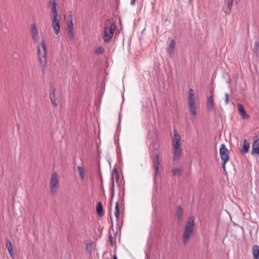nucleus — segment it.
Wrapping results in <instances>:
<instances>
[{
	"label": "nucleus",
	"instance_id": "nucleus-1",
	"mask_svg": "<svg viewBox=\"0 0 259 259\" xmlns=\"http://www.w3.org/2000/svg\"><path fill=\"white\" fill-rule=\"evenodd\" d=\"M37 50L40 65L44 68L47 63V48L44 40H42L40 46H38Z\"/></svg>",
	"mask_w": 259,
	"mask_h": 259
},
{
	"label": "nucleus",
	"instance_id": "nucleus-2",
	"mask_svg": "<svg viewBox=\"0 0 259 259\" xmlns=\"http://www.w3.org/2000/svg\"><path fill=\"white\" fill-rule=\"evenodd\" d=\"M190 219L191 221H189L187 222L183 234V241L184 244H186L189 240L194 228V218Z\"/></svg>",
	"mask_w": 259,
	"mask_h": 259
},
{
	"label": "nucleus",
	"instance_id": "nucleus-3",
	"mask_svg": "<svg viewBox=\"0 0 259 259\" xmlns=\"http://www.w3.org/2000/svg\"><path fill=\"white\" fill-rule=\"evenodd\" d=\"M115 25L112 23L106 25L104 30L103 40L105 42H109L113 37L115 31Z\"/></svg>",
	"mask_w": 259,
	"mask_h": 259
},
{
	"label": "nucleus",
	"instance_id": "nucleus-4",
	"mask_svg": "<svg viewBox=\"0 0 259 259\" xmlns=\"http://www.w3.org/2000/svg\"><path fill=\"white\" fill-rule=\"evenodd\" d=\"M59 187L58 175L56 172H54L51 176L50 180V191L54 194L56 193L57 189Z\"/></svg>",
	"mask_w": 259,
	"mask_h": 259
},
{
	"label": "nucleus",
	"instance_id": "nucleus-5",
	"mask_svg": "<svg viewBox=\"0 0 259 259\" xmlns=\"http://www.w3.org/2000/svg\"><path fill=\"white\" fill-rule=\"evenodd\" d=\"M221 158L223 161V167L225 169L226 163L229 160L228 150L225 144H222L220 148Z\"/></svg>",
	"mask_w": 259,
	"mask_h": 259
},
{
	"label": "nucleus",
	"instance_id": "nucleus-6",
	"mask_svg": "<svg viewBox=\"0 0 259 259\" xmlns=\"http://www.w3.org/2000/svg\"><path fill=\"white\" fill-rule=\"evenodd\" d=\"M60 16L52 17V25L55 33L57 35L60 31Z\"/></svg>",
	"mask_w": 259,
	"mask_h": 259
},
{
	"label": "nucleus",
	"instance_id": "nucleus-7",
	"mask_svg": "<svg viewBox=\"0 0 259 259\" xmlns=\"http://www.w3.org/2000/svg\"><path fill=\"white\" fill-rule=\"evenodd\" d=\"M194 92L192 89L189 91V110L192 116H194Z\"/></svg>",
	"mask_w": 259,
	"mask_h": 259
},
{
	"label": "nucleus",
	"instance_id": "nucleus-8",
	"mask_svg": "<svg viewBox=\"0 0 259 259\" xmlns=\"http://www.w3.org/2000/svg\"><path fill=\"white\" fill-rule=\"evenodd\" d=\"M210 93H211V95L208 96L206 100V106L208 111H212L214 108V103L213 100V95L212 94V91H210Z\"/></svg>",
	"mask_w": 259,
	"mask_h": 259
},
{
	"label": "nucleus",
	"instance_id": "nucleus-9",
	"mask_svg": "<svg viewBox=\"0 0 259 259\" xmlns=\"http://www.w3.org/2000/svg\"><path fill=\"white\" fill-rule=\"evenodd\" d=\"M30 34L33 42H36L38 40L39 36L36 25L35 24L31 25Z\"/></svg>",
	"mask_w": 259,
	"mask_h": 259
},
{
	"label": "nucleus",
	"instance_id": "nucleus-10",
	"mask_svg": "<svg viewBox=\"0 0 259 259\" xmlns=\"http://www.w3.org/2000/svg\"><path fill=\"white\" fill-rule=\"evenodd\" d=\"M251 154L252 155H256L259 157V138L253 141Z\"/></svg>",
	"mask_w": 259,
	"mask_h": 259
},
{
	"label": "nucleus",
	"instance_id": "nucleus-11",
	"mask_svg": "<svg viewBox=\"0 0 259 259\" xmlns=\"http://www.w3.org/2000/svg\"><path fill=\"white\" fill-rule=\"evenodd\" d=\"M51 91L50 93V97L53 105L57 107L58 104V98L55 95V89L51 86Z\"/></svg>",
	"mask_w": 259,
	"mask_h": 259
},
{
	"label": "nucleus",
	"instance_id": "nucleus-12",
	"mask_svg": "<svg viewBox=\"0 0 259 259\" xmlns=\"http://www.w3.org/2000/svg\"><path fill=\"white\" fill-rule=\"evenodd\" d=\"M172 147L173 159L174 160H177L181 156L182 153V149L180 146H172Z\"/></svg>",
	"mask_w": 259,
	"mask_h": 259
},
{
	"label": "nucleus",
	"instance_id": "nucleus-13",
	"mask_svg": "<svg viewBox=\"0 0 259 259\" xmlns=\"http://www.w3.org/2000/svg\"><path fill=\"white\" fill-rule=\"evenodd\" d=\"M237 107L239 114L243 119H246L249 117V115L246 113L244 107L242 104H238Z\"/></svg>",
	"mask_w": 259,
	"mask_h": 259
},
{
	"label": "nucleus",
	"instance_id": "nucleus-14",
	"mask_svg": "<svg viewBox=\"0 0 259 259\" xmlns=\"http://www.w3.org/2000/svg\"><path fill=\"white\" fill-rule=\"evenodd\" d=\"M172 146H180L181 137L176 130H174V135L172 138Z\"/></svg>",
	"mask_w": 259,
	"mask_h": 259
},
{
	"label": "nucleus",
	"instance_id": "nucleus-15",
	"mask_svg": "<svg viewBox=\"0 0 259 259\" xmlns=\"http://www.w3.org/2000/svg\"><path fill=\"white\" fill-rule=\"evenodd\" d=\"M159 164V158L157 154H155L153 159V167L155 170V175H156L158 172V165Z\"/></svg>",
	"mask_w": 259,
	"mask_h": 259
},
{
	"label": "nucleus",
	"instance_id": "nucleus-16",
	"mask_svg": "<svg viewBox=\"0 0 259 259\" xmlns=\"http://www.w3.org/2000/svg\"><path fill=\"white\" fill-rule=\"evenodd\" d=\"M175 48V41L174 40H171L169 44L168 47L167 48V52L169 55L171 56L174 53V49Z\"/></svg>",
	"mask_w": 259,
	"mask_h": 259
},
{
	"label": "nucleus",
	"instance_id": "nucleus-17",
	"mask_svg": "<svg viewBox=\"0 0 259 259\" xmlns=\"http://www.w3.org/2000/svg\"><path fill=\"white\" fill-rule=\"evenodd\" d=\"M250 147V144L247 142L246 139H244L243 142V146L242 148V152L244 153H246L248 152Z\"/></svg>",
	"mask_w": 259,
	"mask_h": 259
},
{
	"label": "nucleus",
	"instance_id": "nucleus-18",
	"mask_svg": "<svg viewBox=\"0 0 259 259\" xmlns=\"http://www.w3.org/2000/svg\"><path fill=\"white\" fill-rule=\"evenodd\" d=\"M6 247L9 252V253L12 257H14V252L13 250V246L10 240H7Z\"/></svg>",
	"mask_w": 259,
	"mask_h": 259
},
{
	"label": "nucleus",
	"instance_id": "nucleus-19",
	"mask_svg": "<svg viewBox=\"0 0 259 259\" xmlns=\"http://www.w3.org/2000/svg\"><path fill=\"white\" fill-rule=\"evenodd\" d=\"M96 210L98 215L102 217L103 214V209L102 204L101 202H99L97 204Z\"/></svg>",
	"mask_w": 259,
	"mask_h": 259
},
{
	"label": "nucleus",
	"instance_id": "nucleus-20",
	"mask_svg": "<svg viewBox=\"0 0 259 259\" xmlns=\"http://www.w3.org/2000/svg\"><path fill=\"white\" fill-rule=\"evenodd\" d=\"M252 251L254 259H259V246L258 245H254Z\"/></svg>",
	"mask_w": 259,
	"mask_h": 259
},
{
	"label": "nucleus",
	"instance_id": "nucleus-21",
	"mask_svg": "<svg viewBox=\"0 0 259 259\" xmlns=\"http://www.w3.org/2000/svg\"><path fill=\"white\" fill-rule=\"evenodd\" d=\"M53 6H52V12H53V17H54L55 16H60L59 14H58V12L57 11V8H56V5H57V4L56 3V1L55 0H53Z\"/></svg>",
	"mask_w": 259,
	"mask_h": 259
},
{
	"label": "nucleus",
	"instance_id": "nucleus-22",
	"mask_svg": "<svg viewBox=\"0 0 259 259\" xmlns=\"http://www.w3.org/2000/svg\"><path fill=\"white\" fill-rule=\"evenodd\" d=\"M177 217L180 222L182 221V209L181 206H178L177 209Z\"/></svg>",
	"mask_w": 259,
	"mask_h": 259
},
{
	"label": "nucleus",
	"instance_id": "nucleus-23",
	"mask_svg": "<svg viewBox=\"0 0 259 259\" xmlns=\"http://www.w3.org/2000/svg\"><path fill=\"white\" fill-rule=\"evenodd\" d=\"M233 6V2L228 1V6L226 10H225V13L227 15H229L231 13L232 8Z\"/></svg>",
	"mask_w": 259,
	"mask_h": 259
},
{
	"label": "nucleus",
	"instance_id": "nucleus-24",
	"mask_svg": "<svg viewBox=\"0 0 259 259\" xmlns=\"http://www.w3.org/2000/svg\"><path fill=\"white\" fill-rule=\"evenodd\" d=\"M77 169L78 171L79 177L81 180H83V174H84V170L82 167L80 166H77Z\"/></svg>",
	"mask_w": 259,
	"mask_h": 259
},
{
	"label": "nucleus",
	"instance_id": "nucleus-25",
	"mask_svg": "<svg viewBox=\"0 0 259 259\" xmlns=\"http://www.w3.org/2000/svg\"><path fill=\"white\" fill-rule=\"evenodd\" d=\"M172 172L174 176H179L181 174L182 170L179 168H175L172 169Z\"/></svg>",
	"mask_w": 259,
	"mask_h": 259
},
{
	"label": "nucleus",
	"instance_id": "nucleus-26",
	"mask_svg": "<svg viewBox=\"0 0 259 259\" xmlns=\"http://www.w3.org/2000/svg\"><path fill=\"white\" fill-rule=\"evenodd\" d=\"M93 242H89L87 243L86 244V250L89 252H90L92 251L93 248Z\"/></svg>",
	"mask_w": 259,
	"mask_h": 259
},
{
	"label": "nucleus",
	"instance_id": "nucleus-27",
	"mask_svg": "<svg viewBox=\"0 0 259 259\" xmlns=\"http://www.w3.org/2000/svg\"><path fill=\"white\" fill-rule=\"evenodd\" d=\"M112 177H115L116 181L118 180L119 179V174L116 168H114L112 171Z\"/></svg>",
	"mask_w": 259,
	"mask_h": 259
},
{
	"label": "nucleus",
	"instance_id": "nucleus-28",
	"mask_svg": "<svg viewBox=\"0 0 259 259\" xmlns=\"http://www.w3.org/2000/svg\"><path fill=\"white\" fill-rule=\"evenodd\" d=\"M119 213V205H118V202H116V205H115V211H114V215H115V216L116 217V218L117 219H118V218Z\"/></svg>",
	"mask_w": 259,
	"mask_h": 259
},
{
	"label": "nucleus",
	"instance_id": "nucleus-29",
	"mask_svg": "<svg viewBox=\"0 0 259 259\" xmlns=\"http://www.w3.org/2000/svg\"><path fill=\"white\" fill-rule=\"evenodd\" d=\"M104 51V48L100 46L98 47L94 51L95 53L96 54H99L102 53Z\"/></svg>",
	"mask_w": 259,
	"mask_h": 259
},
{
	"label": "nucleus",
	"instance_id": "nucleus-30",
	"mask_svg": "<svg viewBox=\"0 0 259 259\" xmlns=\"http://www.w3.org/2000/svg\"><path fill=\"white\" fill-rule=\"evenodd\" d=\"M68 32L73 31V24L71 21L68 23Z\"/></svg>",
	"mask_w": 259,
	"mask_h": 259
},
{
	"label": "nucleus",
	"instance_id": "nucleus-31",
	"mask_svg": "<svg viewBox=\"0 0 259 259\" xmlns=\"http://www.w3.org/2000/svg\"><path fill=\"white\" fill-rule=\"evenodd\" d=\"M259 49V42L258 41H256L254 43V52L257 53Z\"/></svg>",
	"mask_w": 259,
	"mask_h": 259
},
{
	"label": "nucleus",
	"instance_id": "nucleus-32",
	"mask_svg": "<svg viewBox=\"0 0 259 259\" xmlns=\"http://www.w3.org/2000/svg\"><path fill=\"white\" fill-rule=\"evenodd\" d=\"M225 103L227 104L229 103V94L228 93L225 94Z\"/></svg>",
	"mask_w": 259,
	"mask_h": 259
},
{
	"label": "nucleus",
	"instance_id": "nucleus-33",
	"mask_svg": "<svg viewBox=\"0 0 259 259\" xmlns=\"http://www.w3.org/2000/svg\"><path fill=\"white\" fill-rule=\"evenodd\" d=\"M68 36L70 39H72L74 37L73 31L68 32Z\"/></svg>",
	"mask_w": 259,
	"mask_h": 259
},
{
	"label": "nucleus",
	"instance_id": "nucleus-34",
	"mask_svg": "<svg viewBox=\"0 0 259 259\" xmlns=\"http://www.w3.org/2000/svg\"><path fill=\"white\" fill-rule=\"evenodd\" d=\"M136 0H131V4L132 6L135 5Z\"/></svg>",
	"mask_w": 259,
	"mask_h": 259
},
{
	"label": "nucleus",
	"instance_id": "nucleus-35",
	"mask_svg": "<svg viewBox=\"0 0 259 259\" xmlns=\"http://www.w3.org/2000/svg\"><path fill=\"white\" fill-rule=\"evenodd\" d=\"M228 1H230V2H232L233 3L234 1H235V2L236 3V4H238L240 0H228Z\"/></svg>",
	"mask_w": 259,
	"mask_h": 259
},
{
	"label": "nucleus",
	"instance_id": "nucleus-36",
	"mask_svg": "<svg viewBox=\"0 0 259 259\" xmlns=\"http://www.w3.org/2000/svg\"><path fill=\"white\" fill-rule=\"evenodd\" d=\"M113 259H117L116 256L115 255L113 256Z\"/></svg>",
	"mask_w": 259,
	"mask_h": 259
},
{
	"label": "nucleus",
	"instance_id": "nucleus-37",
	"mask_svg": "<svg viewBox=\"0 0 259 259\" xmlns=\"http://www.w3.org/2000/svg\"><path fill=\"white\" fill-rule=\"evenodd\" d=\"M114 181H113V182H112V187L113 188L114 187Z\"/></svg>",
	"mask_w": 259,
	"mask_h": 259
},
{
	"label": "nucleus",
	"instance_id": "nucleus-38",
	"mask_svg": "<svg viewBox=\"0 0 259 259\" xmlns=\"http://www.w3.org/2000/svg\"><path fill=\"white\" fill-rule=\"evenodd\" d=\"M113 195H114V192L113 191L112 194V197L113 196Z\"/></svg>",
	"mask_w": 259,
	"mask_h": 259
}]
</instances>
